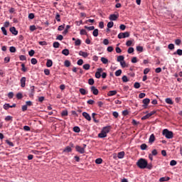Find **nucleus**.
<instances>
[{"label": "nucleus", "instance_id": "obj_48", "mask_svg": "<svg viewBox=\"0 0 182 182\" xmlns=\"http://www.w3.org/2000/svg\"><path fill=\"white\" fill-rule=\"evenodd\" d=\"M6 144H8L9 146H10V147H14V143L9 140H6Z\"/></svg>", "mask_w": 182, "mask_h": 182}, {"label": "nucleus", "instance_id": "obj_31", "mask_svg": "<svg viewBox=\"0 0 182 182\" xmlns=\"http://www.w3.org/2000/svg\"><path fill=\"white\" fill-rule=\"evenodd\" d=\"M73 132H75V133H80V128L77 126H75L73 127Z\"/></svg>", "mask_w": 182, "mask_h": 182}, {"label": "nucleus", "instance_id": "obj_16", "mask_svg": "<svg viewBox=\"0 0 182 182\" xmlns=\"http://www.w3.org/2000/svg\"><path fill=\"white\" fill-rule=\"evenodd\" d=\"M98 137H100V139H105V137H107V134L101 130V132L98 134Z\"/></svg>", "mask_w": 182, "mask_h": 182}, {"label": "nucleus", "instance_id": "obj_15", "mask_svg": "<svg viewBox=\"0 0 182 182\" xmlns=\"http://www.w3.org/2000/svg\"><path fill=\"white\" fill-rule=\"evenodd\" d=\"M10 32L13 34V35H18V31L16 30V28L15 27H11L9 28Z\"/></svg>", "mask_w": 182, "mask_h": 182}, {"label": "nucleus", "instance_id": "obj_4", "mask_svg": "<svg viewBox=\"0 0 182 182\" xmlns=\"http://www.w3.org/2000/svg\"><path fill=\"white\" fill-rule=\"evenodd\" d=\"M102 72H103V68H97V72L95 73V77L97 79H100V77H102Z\"/></svg>", "mask_w": 182, "mask_h": 182}, {"label": "nucleus", "instance_id": "obj_25", "mask_svg": "<svg viewBox=\"0 0 182 182\" xmlns=\"http://www.w3.org/2000/svg\"><path fill=\"white\" fill-rule=\"evenodd\" d=\"M168 180H170V177H168V176L161 177L159 178L160 182L168 181Z\"/></svg>", "mask_w": 182, "mask_h": 182}, {"label": "nucleus", "instance_id": "obj_8", "mask_svg": "<svg viewBox=\"0 0 182 182\" xmlns=\"http://www.w3.org/2000/svg\"><path fill=\"white\" fill-rule=\"evenodd\" d=\"M75 150L80 154H85V148H82V146L77 145L75 146Z\"/></svg>", "mask_w": 182, "mask_h": 182}, {"label": "nucleus", "instance_id": "obj_35", "mask_svg": "<svg viewBox=\"0 0 182 182\" xmlns=\"http://www.w3.org/2000/svg\"><path fill=\"white\" fill-rule=\"evenodd\" d=\"M83 69H85V70H89V69H90V64H85L82 66Z\"/></svg>", "mask_w": 182, "mask_h": 182}, {"label": "nucleus", "instance_id": "obj_19", "mask_svg": "<svg viewBox=\"0 0 182 182\" xmlns=\"http://www.w3.org/2000/svg\"><path fill=\"white\" fill-rule=\"evenodd\" d=\"M166 103H167V105H174V102H173V100H171V98L168 97L165 100Z\"/></svg>", "mask_w": 182, "mask_h": 182}, {"label": "nucleus", "instance_id": "obj_21", "mask_svg": "<svg viewBox=\"0 0 182 182\" xmlns=\"http://www.w3.org/2000/svg\"><path fill=\"white\" fill-rule=\"evenodd\" d=\"M101 62L104 64V65H107V63H109V60L105 57H102L101 58Z\"/></svg>", "mask_w": 182, "mask_h": 182}, {"label": "nucleus", "instance_id": "obj_23", "mask_svg": "<svg viewBox=\"0 0 182 182\" xmlns=\"http://www.w3.org/2000/svg\"><path fill=\"white\" fill-rule=\"evenodd\" d=\"M53 65V62L52 60H48L46 62V66L47 68H52V65Z\"/></svg>", "mask_w": 182, "mask_h": 182}, {"label": "nucleus", "instance_id": "obj_3", "mask_svg": "<svg viewBox=\"0 0 182 182\" xmlns=\"http://www.w3.org/2000/svg\"><path fill=\"white\" fill-rule=\"evenodd\" d=\"M129 36H130V33H129V31L119 33L118 34V39H124L125 38H129Z\"/></svg>", "mask_w": 182, "mask_h": 182}, {"label": "nucleus", "instance_id": "obj_11", "mask_svg": "<svg viewBox=\"0 0 182 182\" xmlns=\"http://www.w3.org/2000/svg\"><path fill=\"white\" fill-rule=\"evenodd\" d=\"M20 83H21V87H25V86H26V77H21L20 80Z\"/></svg>", "mask_w": 182, "mask_h": 182}, {"label": "nucleus", "instance_id": "obj_64", "mask_svg": "<svg viewBox=\"0 0 182 182\" xmlns=\"http://www.w3.org/2000/svg\"><path fill=\"white\" fill-rule=\"evenodd\" d=\"M175 43L178 46L181 44V39H176L175 40Z\"/></svg>", "mask_w": 182, "mask_h": 182}, {"label": "nucleus", "instance_id": "obj_51", "mask_svg": "<svg viewBox=\"0 0 182 182\" xmlns=\"http://www.w3.org/2000/svg\"><path fill=\"white\" fill-rule=\"evenodd\" d=\"M44 73H45L46 76H49L50 75V70H49V69H45Z\"/></svg>", "mask_w": 182, "mask_h": 182}, {"label": "nucleus", "instance_id": "obj_17", "mask_svg": "<svg viewBox=\"0 0 182 182\" xmlns=\"http://www.w3.org/2000/svg\"><path fill=\"white\" fill-rule=\"evenodd\" d=\"M79 55L80 56H82V58H87V56H89V54L87 53L82 50L79 52Z\"/></svg>", "mask_w": 182, "mask_h": 182}, {"label": "nucleus", "instance_id": "obj_29", "mask_svg": "<svg viewBox=\"0 0 182 182\" xmlns=\"http://www.w3.org/2000/svg\"><path fill=\"white\" fill-rule=\"evenodd\" d=\"M173 55H178V56L182 55V50L178 49L176 52L173 53Z\"/></svg>", "mask_w": 182, "mask_h": 182}, {"label": "nucleus", "instance_id": "obj_36", "mask_svg": "<svg viewBox=\"0 0 182 182\" xmlns=\"http://www.w3.org/2000/svg\"><path fill=\"white\" fill-rule=\"evenodd\" d=\"M102 162L103 159H102V158H98L95 160L96 164H102Z\"/></svg>", "mask_w": 182, "mask_h": 182}, {"label": "nucleus", "instance_id": "obj_49", "mask_svg": "<svg viewBox=\"0 0 182 182\" xmlns=\"http://www.w3.org/2000/svg\"><path fill=\"white\" fill-rule=\"evenodd\" d=\"M134 87L135 89H140V82H136L134 84Z\"/></svg>", "mask_w": 182, "mask_h": 182}, {"label": "nucleus", "instance_id": "obj_22", "mask_svg": "<svg viewBox=\"0 0 182 182\" xmlns=\"http://www.w3.org/2000/svg\"><path fill=\"white\" fill-rule=\"evenodd\" d=\"M62 54L65 56H69V49L65 48L62 50Z\"/></svg>", "mask_w": 182, "mask_h": 182}, {"label": "nucleus", "instance_id": "obj_55", "mask_svg": "<svg viewBox=\"0 0 182 182\" xmlns=\"http://www.w3.org/2000/svg\"><path fill=\"white\" fill-rule=\"evenodd\" d=\"M137 52H143V46H136Z\"/></svg>", "mask_w": 182, "mask_h": 182}, {"label": "nucleus", "instance_id": "obj_39", "mask_svg": "<svg viewBox=\"0 0 182 182\" xmlns=\"http://www.w3.org/2000/svg\"><path fill=\"white\" fill-rule=\"evenodd\" d=\"M9 50H10L11 53H15V52H16V48H15L14 46H11L9 48Z\"/></svg>", "mask_w": 182, "mask_h": 182}, {"label": "nucleus", "instance_id": "obj_63", "mask_svg": "<svg viewBox=\"0 0 182 182\" xmlns=\"http://www.w3.org/2000/svg\"><path fill=\"white\" fill-rule=\"evenodd\" d=\"M20 60H26V56L21 55L19 56Z\"/></svg>", "mask_w": 182, "mask_h": 182}, {"label": "nucleus", "instance_id": "obj_38", "mask_svg": "<svg viewBox=\"0 0 182 182\" xmlns=\"http://www.w3.org/2000/svg\"><path fill=\"white\" fill-rule=\"evenodd\" d=\"M85 28L87 29V31H95V26H85Z\"/></svg>", "mask_w": 182, "mask_h": 182}, {"label": "nucleus", "instance_id": "obj_44", "mask_svg": "<svg viewBox=\"0 0 182 182\" xmlns=\"http://www.w3.org/2000/svg\"><path fill=\"white\" fill-rule=\"evenodd\" d=\"M1 32L5 36L8 35V32L6 31V28H5V27H1Z\"/></svg>", "mask_w": 182, "mask_h": 182}, {"label": "nucleus", "instance_id": "obj_1", "mask_svg": "<svg viewBox=\"0 0 182 182\" xmlns=\"http://www.w3.org/2000/svg\"><path fill=\"white\" fill-rule=\"evenodd\" d=\"M136 166L139 168L144 169L147 167V159L141 158L136 162Z\"/></svg>", "mask_w": 182, "mask_h": 182}, {"label": "nucleus", "instance_id": "obj_6", "mask_svg": "<svg viewBox=\"0 0 182 182\" xmlns=\"http://www.w3.org/2000/svg\"><path fill=\"white\" fill-rule=\"evenodd\" d=\"M142 103L144 104L142 105V107H144V109H147V106H149V103H150V99L149 98H145L142 100Z\"/></svg>", "mask_w": 182, "mask_h": 182}, {"label": "nucleus", "instance_id": "obj_58", "mask_svg": "<svg viewBox=\"0 0 182 182\" xmlns=\"http://www.w3.org/2000/svg\"><path fill=\"white\" fill-rule=\"evenodd\" d=\"M177 164V161L176 160H171L170 162V166H174Z\"/></svg>", "mask_w": 182, "mask_h": 182}, {"label": "nucleus", "instance_id": "obj_62", "mask_svg": "<svg viewBox=\"0 0 182 182\" xmlns=\"http://www.w3.org/2000/svg\"><path fill=\"white\" fill-rule=\"evenodd\" d=\"M28 55L29 56H33L35 55V50H31L30 51H28Z\"/></svg>", "mask_w": 182, "mask_h": 182}, {"label": "nucleus", "instance_id": "obj_53", "mask_svg": "<svg viewBox=\"0 0 182 182\" xmlns=\"http://www.w3.org/2000/svg\"><path fill=\"white\" fill-rule=\"evenodd\" d=\"M134 52V48L133 47H129L127 50L128 53H133Z\"/></svg>", "mask_w": 182, "mask_h": 182}, {"label": "nucleus", "instance_id": "obj_42", "mask_svg": "<svg viewBox=\"0 0 182 182\" xmlns=\"http://www.w3.org/2000/svg\"><path fill=\"white\" fill-rule=\"evenodd\" d=\"M22 97H23V96L22 95V93L18 92L16 94V98L18 99V100H21V99H22Z\"/></svg>", "mask_w": 182, "mask_h": 182}, {"label": "nucleus", "instance_id": "obj_37", "mask_svg": "<svg viewBox=\"0 0 182 182\" xmlns=\"http://www.w3.org/2000/svg\"><path fill=\"white\" fill-rule=\"evenodd\" d=\"M88 84L92 86L93 85H95V80L93 78H90L88 80Z\"/></svg>", "mask_w": 182, "mask_h": 182}, {"label": "nucleus", "instance_id": "obj_34", "mask_svg": "<svg viewBox=\"0 0 182 182\" xmlns=\"http://www.w3.org/2000/svg\"><path fill=\"white\" fill-rule=\"evenodd\" d=\"M81 44H82V41H80V39H77L75 42V46H80Z\"/></svg>", "mask_w": 182, "mask_h": 182}, {"label": "nucleus", "instance_id": "obj_2", "mask_svg": "<svg viewBox=\"0 0 182 182\" xmlns=\"http://www.w3.org/2000/svg\"><path fill=\"white\" fill-rule=\"evenodd\" d=\"M163 136H165L166 139H173L174 137V134H173V132L169 131L167 129H165L162 132Z\"/></svg>", "mask_w": 182, "mask_h": 182}, {"label": "nucleus", "instance_id": "obj_54", "mask_svg": "<svg viewBox=\"0 0 182 182\" xmlns=\"http://www.w3.org/2000/svg\"><path fill=\"white\" fill-rule=\"evenodd\" d=\"M80 35H87V32H86V30L81 29L80 31Z\"/></svg>", "mask_w": 182, "mask_h": 182}, {"label": "nucleus", "instance_id": "obj_40", "mask_svg": "<svg viewBox=\"0 0 182 182\" xmlns=\"http://www.w3.org/2000/svg\"><path fill=\"white\" fill-rule=\"evenodd\" d=\"M53 48H58L59 46H60V43H59L58 41H55L53 43Z\"/></svg>", "mask_w": 182, "mask_h": 182}, {"label": "nucleus", "instance_id": "obj_13", "mask_svg": "<svg viewBox=\"0 0 182 182\" xmlns=\"http://www.w3.org/2000/svg\"><path fill=\"white\" fill-rule=\"evenodd\" d=\"M119 18V14H111L109 17V21H117V18Z\"/></svg>", "mask_w": 182, "mask_h": 182}, {"label": "nucleus", "instance_id": "obj_5", "mask_svg": "<svg viewBox=\"0 0 182 182\" xmlns=\"http://www.w3.org/2000/svg\"><path fill=\"white\" fill-rule=\"evenodd\" d=\"M153 114H156V111H152V112L146 114L145 116L141 117V120H146V119H149V117H151V116H153Z\"/></svg>", "mask_w": 182, "mask_h": 182}, {"label": "nucleus", "instance_id": "obj_28", "mask_svg": "<svg viewBox=\"0 0 182 182\" xmlns=\"http://www.w3.org/2000/svg\"><path fill=\"white\" fill-rule=\"evenodd\" d=\"M117 94V90H111L108 92L107 95L108 96H114V95Z\"/></svg>", "mask_w": 182, "mask_h": 182}, {"label": "nucleus", "instance_id": "obj_7", "mask_svg": "<svg viewBox=\"0 0 182 182\" xmlns=\"http://www.w3.org/2000/svg\"><path fill=\"white\" fill-rule=\"evenodd\" d=\"M34 95H35V86L30 85L29 97H33Z\"/></svg>", "mask_w": 182, "mask_h": 182}, {"label": "nucleus", "instance_id": "obj_59", "mask_svg": "<svg viewBox=\"0 0 182 182\" xmlns=\"http://www.w3.org/2000/svg\"><path fill=\"white\" fill-rule=\"evenodd\" d=\"M30 31H31V32H33V31H36V26H35V25L31 26Z\"/></svg>", "mask_w": 182, "mask_h": 182}, {"label": "nucleus", "instance_id": "obj_20", "mask_svg": "<svg viewBox=\"0 0 182 182\" xmlns=\"http://www.w3.org/2000/svg\"><path fill=\"white\" fill-rule=\"evenodd\" d=\"M92 35L93 36H95V38H97V36H99V29L97 28H94V31L92 32Z\"/></svg>", "mask_w": 182, "mask_h": 182}, {"label": "nucleus", "instance_id": "obj_50", "mask_svg": "<svg viewBox=\"0 0 182 182\" xmlns=\"http://www.w3.org/2000/svg\"><path fill=\"white\" fill-rule=\"evenodd\" d=\"M122 79V82H124V83L129 82V79L127 78V76H126V75H124Z\"/></svg>", "mask_w": 182, "mask_h": 182}, {"label": "nucleus", "instance_id": "obj_47", "mask_svg": "<svg viewBox=\"0 0 182 182\" xmlns=\"http://www.w3.org/2000/svg\"><path fill=\"white\" fill-rule=\"evenodd\" d=\"M114 25V23H113V21H109L107 23V26L108 28H113Z\"/></svg>", "mask_w": 182, "mask_h": 182}, {"label": "nucleus", "instance_id": "obj_46", "mask_svg": "<svg viewBox=\"0 0 182 182\" xmlns=\"http://www.w3.org/2000/svg\"><path fill=\"white\" fill-rule=\"evenodd\" d=\"M31 65H36V63H38V60H36V58H31Z\"/></svg>", "mask_w": 182, "mask_h": 182}, {"label": "nucleus", "instance_id": "obj_45", "mask_svg": "<svg viewBox=\"0 0 182 182\" xmlns=\"http://www.w3.org/2000/svg\"><path fill=\"white\" fill-rule=\"evenodd\" d=\"M146 168L148 170H151V168H153V164H149V162H147Z\"/></svg>", "mask_w": 182, "mask_h": 182}, {"label": "nucleus", "instance_id": "obj_18", "mask_svg": "<svg viewBox=\"0 0 182 182\" xmlns=\"http://www.w3.org/2000/svg\"><path fill=\"white\" fill-rule=\"evenodd\" d=\"M155 140H156V136H154V134H151L149 139V143H154Z\"/></svg>", "mask_w": 182, "mask_h": 182}, {"label": "nucleus", "instance_id": "obj_14", "mask_svg": "<svg viewBox=\"0 0 182 182\" xmlns=\"http://www.w3.org/2000/svg\"><path fill=\"white\" fill-rule=\"evenodd\" d=\"M102 131L105 133V134H107V133H109L110 132V126L104 127L102 129Z\"/></svg>", "mask_w": 182, "mask_h": 182}, {"label": "nucleus", "instance_id": "obj_24", "mask_svg": "<svg viewBox=\"0 0 182 182\" xmlns=\"http://www.w3.org/2000/svg\"><path fill=\"white\" fill-rule=\"evenodd\" d=\"M70 151H72V147H70V146H66L63 150L64 153H70Z\"/></svg>", "mask_w": 182, "mask_h": 182}, {"label": "nucleus", "instance_id": "obj_27", "mask_svg": "<svg viewBox=\"0 0 182 182\" xmlns=\"http://www.w3.org/2000/svg\"><path fill=\"white\" fill-rule=\"evenodd\" d=\"M118 159H124V151H120L117 154Z\"/></svg>", "mask_w": 182, "mask_h": 182}, {"label": "nucleus", "instance_id": "obj_32", "mask_svg": "<svg viewBox=\"0 0 182 182\" xmlns=\"http://www.w3.org/2000/svg\"><path fill=\"white\" fill-rule=\"evenodd\" d=\"M12 119H14V117H12V116L9 115L5 117L4 120L6 122H12Z\"/></svg>", "mask_w": 182, "mask_h": 182}, {"label": "nucleus", "instance_id": "obj_52", "mask_svg": "<svg viewBox=\"0 0 182 182\" xmlns=\"http://www.w3.org/2000/svg\"><path fill=\"white\" fill-rule=\"evenodd\" d=\"M120 75H122V70L121 69H119V70H118L115 72V76L119 77V76H120Z\"/></svg>", "mask_w": 182, "mask_h": 182}, {"label": "nucleus", "instance_id": "obj_60", "mask_svg": "<svg viewBox=\"0 0 182 182\" xmlns=\"http://www.w3.org/2000/svg\"><path fill=\"white\" fill-rule=\"evenodd\" d=\"M21 70H22V72H26V70H28L23 63L21 64Z\"/></svg>", "mask_w": 182, "mask_h": 182}, {"label": "nucleus", "instance_id": "obj_56", "mask_svg": "<svg viewBox=\"0 0 182 182\" xmlns=\"http://www.w3.org/2000/svg\"><path fill=\"white\" fill-rule=\"evenodd\" d=\"M147 149V144H142L141 145V150H146Z\"/></svg>", "mask_w": 182, "mask_h": 182}, {"label": "nucleus", "instance_id": "obj_43", "mask_svg": "<svg viewBox=\"0 0 182 182\" xmlns=\"http://www.w3.org/2000/svg\"><path fill=\"white\" fill-rule=\"evenodd\" d=\"M55 19L57 22H60V14H59V13H56Z\"/></svg>", "mask_w": 182, "mask_h": 182}, {"label": "nucleus", "instance_id": "obj_41", "mask_svg": "<svg viewBox=\"0 0 182 182\" xmlns=\"http://www.w3.org/2000/svg\"><path fill=\"white\" fill-rule=\"evenodd\" d=\"M69 113L68 112L67 109L62 111L61 116L63 117L65 116H68Z\"/></svg>", "mask_w": 182, "mask_h": 182}, {"label": "nucleus", "instance_id": "obj_10", "mask_svg": "<svg viewBox=\"0 0 182 182\" xmlns=\"http://www.w3.org/2000/svg\"><path fill=\"white\" fill-rule=\"evenodd\" d=\"M4 110H8V109H9L10 107L12 108V107H16V104H13L12 105L8 104V103H6L3 106Z\"/></svg>", "mask_w": 182, "mask_h": 182}, {"label": "nucleus", "instance_id": "obj_33", "mask_svg": "<svg viewBox=\"0 0 182 182\" xmlns=\"http://www.w3.org/2000/svg\"><path fill=\"white\" fill-rule=\"evenodd\" d=\"M64 66H65V68H69V66H70V61H69V60H65L64 62Z\"/></svg>", "mask_w": 182, "mask_h": 182}, {"label": "nucleus", "instance_id": "obj_57", "mask_svg": "<svg viewBox=\"0 0 182 182\" xmlns=\"http://www.w3.org/2000/svg\"><path fill=\"white\" fill-rule=\"evenodd\" d=\"M168 49H169L170 50H173V49H174V44L170 43V44L168 46Z\"/></svg>", "mask_w": 182, "mask_h": 182}, {"label": "nucleus", "instance_id": "obj_26", "mask_svg": "<svg viewBox=\"0 0 182 182\" xmlns=\"http://www.w3.org/2000/svg\"><path fill=\"white\" fill-rule=\"evenodd\" d=\"M117 60L118 62H119V63H122V62H124V55H119V56L117 57Z\"/></svg>", "mask_w": 182, "mask_h": 182}, {"label": "nucleus", "instance_id": "obj_30", "mask_svg": "<svg viewBox=\"0 0 182 182\" xmlns=\"http://www.w3.org/2000/svg\"><path fill=\"white\" fill-rule=\"evenodd\" d=\"M80 93H81L82 95H87V92L84 88H80L79 90Z\"/></svg>", "mask_w": 182, "mask_h": 182}, {"label": "nucleus", "instance_id": "obj_12", "mask_svg": "<svg viewBox=\"0 0 182 182\" xmlns=\"http://www.w3.org/2000/svg\"><path fill=\"white\" fill-rule=\"evenodd\" d=\"M82 116L86 119V120H88V122H90L92 120V117H90V114H89L87 112H82Z\"/></svg>", "mask_w": 182, "mask_h": 182}, {"label": "nucleus", "instance_id": "obj_61", "mask_svg": "<svg viewBox=\"0 0 182 182\" xmlns=\"http://www.w3.org/2000/svg\"><path fill=\"white\" fill-rule=\"evenodd\" d=\"M63 29H65V23H63V25L59 26L58 28V31H62Z\"/></svg>", "mask_w": 182, "mask_h": 182}, {"label": "nucleus", "instance_id": "obj_9", "mask_svg": "<svg viewBox=\"0 0 182 182\" xmlns=\"http://www.w3.org/2000/svg\"><path fill=\"white\" fill-rule=\"evenodd\" d=\"M90 89H91V92H92V95H95V96H97V95H99V90H97V88H96V87L92 86L90 87Z\"/></svg>", "mask_w": 182, "mask_h": 182}]
</instances>
